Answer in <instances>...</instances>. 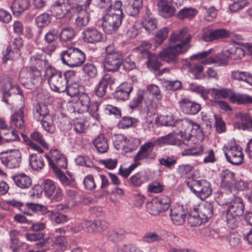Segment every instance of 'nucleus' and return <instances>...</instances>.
Returning <instances> with one entry per match:
<instances>
[{"label": "nucleus", "mask_w": 252, "mask_h": 252, "mask_svg": "<svg viewBox=\"0 0 252 252\" xmlns=\"http://www.w3.org/2000/svg\"><path fill=\"white\" fill-rule=\"evenodd\" d=\"M51 89L56 92L63 93L66 89L67 81L63 73L52 66L48 67L46 71Z\"/></svg>", "instance_id": "obj_7"}, {"label": "nucleus", "mask_w": 252, "mask_h": 252, "mask_svg": "<svg viewBox=\"0 0 252 252\" xmlns=\"http://www.w3.org/2000/svg\"><path fill=\"white\" fill-rule=\"evenodd\" d=\"M232 94L233 91L230 89L221 88V89H217L212 88L211 90V96L215 100L226 98L228 97L230 98Z\"/></svg>", "instance_id": "obj_40"}, {"label": "nucleus", "mask_w": 252, "mask_h": 252, "mask_svg": "<svg viewBox=\"0 0 252 252\" xmlns=\"http://www.w3.org/2000/svg\"><path fill=\"white\" fill-rule=\"evenodd\" d=\"M189 122L188 119L179 120L175 122L173 127L176 128L173 130L176 135L182 137L187 131L189 129Z\"/></svg>", "instance_id": "obj_35"}, {"label": "nucleus", "mask_w": 252, "mask_h": 252, "mask_svg": "<svg viewBox=\"0 0 252 252\" xmlns=\"http://www.w3.org/2000/svg\"><path fill=\"white\" fill-rule=\"evenodd\" d=\"M82 38L86 42L95 43L102 41L103 35L95 28H88L82 32Z\"/></svg>", "instance_id": "obj_21"}, {"label": "nucleus", "mask_w": 252, "mask_h": 252, "mask_svg": "<svg viewBox=\"0 0 252 252\" xmlns=\"http://www.w3.org/2000/svg\"><path fill=\"white\" fill-rule=\"evenodd\" d=\"M235 116V127L243 130L252 128V117L249 114L239 112L236 114Z\"/></svg>", "instance_id": "obj_22"}, {"label": "nucleus", "mask_w": 252, "mask_h": 252, "mask_svg": "<svg viewBox=\"0 0 252 252\" xmlns=\"http://www.w3.org/2000/svg\"><path fill=\"white\" fill-rule=\"evenodd\" d=\"M169 32V29L167 27L161 29L156 34L155 42L158 45L161 44L167 37Z\"/></svg>", "instance_id": "obj_58"}, {"label": "nucleus", "mask_w": 252, "mask_h": 252, "mask_svg": "<svg viewBox=\"0 0 252 252\" xmlns=\"http://www.w3.org/2000/svg\"><path fill=\"white\" fill-rule=\"evenodd\" d=\"M183 156H197L205 155L203 161L205 163H213L216 158L213 150L208 149L204 145H201L192 149L184 150L182 153Z\"/></svg>", "instance_id": "obj_13"}, {"label": "nucleus", "mask_w": 252, "mask_h": 252, "mask_svg": "<svg viewBox=\"0 0 252 252\" xmlns=\"http://www.w3.org/2000/svg\"><path fill=\"white\" fill-rule=\"evenodd\" d=\"M229 59L237 60L242 59L245 56L244 50L240 47L233 46L226 49Z\"/></svg>", "instance_id": "obj_41"}, {"label": "nucleus", "mask_w": 252, "mask_h": 252, "mask_svg": "<svg viewBox=\"0 0 252 252\" xmlns=\"http://www.w3.org/2000/svg\"><path fill=\"white\" fill-rule=\"evenodd\" d=\"M122 6L121 1L117 0L113 8L105 11V14L102 18L101 26L106 33L112 34L115 32L121 25L123 19Z\"/></svg>", "instance_id": "obj_2"}, {"label": "nucleus", "mask_w": 252, "mask_h": 252, "mask_svg": "<svg viewBox=\"0 0 252 252\" xmlns=\"http://www.w3.org/2000/svg\"><path fill=\"white\" fill-rule=\"evenodd\" d=\"M137 122V120L130 117H124L119 123V126L122 128L129 127L135 125Z\"/></svg>", "instance_id": "obj_62"}, {"label": "nucleus", "mask_w": 252, "mask_h": 252, "mask_svg": "<svg viewBox=\"0 0 252 252\" xmlns=\"http://www.w3.org/2000/svg\"><path fill=\"white\" fill-rule=\"evenodd\" d=\"M21 83L29 89H32L38 82L40 72L30 67L22 68L19 74Z\"/></svg>", "instance_id": "obj_11"}, {"label": "nucleus", "mask_w": 252, "mask_h": 252, "mask_svg": "<svg viewBox=\"0 0 252 252\" xmlns=\"http://www.w3.org/2000/svg\"><path fill=\"white\" fill-rule=\"evenodd\" d=\"M105 52L104 61L105 70L113 72L117 71L123 63V57L122 53L115 49L113 44L106 47Z\"/></svg>", "instance_id": "obj_6"}, {"label": "nucleus", "mask_w": 252, "mask_h": 252, "mask_svg": "<svg viewBox=\"0 0 252 252\" xmlns=\"http://www.w3.org/2000/svg\"><path fill=\"white\" fill-rule=\"evenodd\" d=\"M90 105V99L89 95L86 94L80 95L78 100L74 104L75 111L79 113H83L89 110Z\"/></svg>", "instance_id": "obj_33"}, {"label": "nucleus", "mask_w": 252, "mask_h": 252, "mask_svg": "<svg viewBox=\"0 0 252 252\" xmlns=\"http://www.w3.org/2000/svg\"><path fill=\"white\" fill-rule=\"evenodd\" d=\"M71 11L72 12L73 6L71 0H62V2L54 5L51 8V11L57 18L61 19L66 14Z\"/></svg>", "instance_id": "obj_16"}, {"label": "nucleus", "mask_w": 252, "mask_h": 252, "mask_svg": "<svg viewBox=\"0 0 252 252\" xmlns=\"http://www.w3.org/2000/svg\"><path fill=\"white\" fill-rule=\"evenodd\" d=\"M244 210V205L242 199L234 196V198L229 202L227 210L226 221L228 227L231 229L236 228Z\"/></svg>", "instance_id": "obj_4"}, {"label": "nucleus", "mask_w": 252, "mask_h": 252, "mask_svg": "<svg viewBox=\"0 0 252 252\" xmlns=\"http://www.w3.org/2000/svg\"><path fill=\"white\" fill-rule=\"evenodd\" d=\"M188 187L198 198L204 200L212 192L211 184L205 180H191L187 182Z\"/></svg>", "instance_id": "obj_9"}, {"label": "nucleus", "mask_w": 252, "mask_h": 252, "mask_svg": "<svg viewBox=\"0 0 252 252\" xmlns=\"http://www.w3.org/2000/svg\"><path fill=\"white\" fill-rule=\"evenodd\" d=\"M191 38L192 35L186 28L173 32L170 36L168 46L159 53L158 57L167 63H177L178 56L186 53L190 48Z\"/></svg>", "instance_id": "obj_1"}, {"label": "nucleus", "mask_w": 252, "mask_h": 252, "mask_svg": "<svg viewBox=\"0 0 252 252\" xmlns=\"http://www.w3.org/2000/svg\"><path fill=\"white\" fill-rule=\"evenodd\" d=\"M189 72L193 75L194 78L200 79L202 78V73L203 71V66L199 63H192L188 64Z\"/></svg>", "instance_id": "obj_53"}, {"label": "nucleus", "mask_w": 252, "mask_h": 252, "mask_svg": "<svg viewBox=\"0 0 252 252\" xmlns=\"http://www.w3.org/2000/svg\"><path fill=\"white\" fill-rule=\"evenodd\" d=\"M145 97H148V96H147V93L145 91L142 90H137L135 95L129 102V108L133 110L138 107Z\"/></svg>", "instance_id": "obj_42"}, {"label": "nucleus", "mask_w": 252, "mask_h": 252, "mask_svg": "<svg viewBox=\"0 0 252 252\" xmlns=\"http://www.w3.org/2000/svg\"><path fill=\"white\" fill-rule=\"evenodd\" d=\"M93 144L99 153H105L109 149L108 140L103 134H99L93 141Z\"/></svg>", "instance_id": "obj_34"}, {"label": "nucleus", "mask_w": 252, "mask_h": 252, "mask_svg": "<svg viewBox=\"0 0 252 252\" xmlns=\"http://www.w3.org/2000/svg\"><path fill=\"white\" fill-rule=\"evenodd\" d=\"M66 84V89L65 91L67 94L71 97H73L77 95L79 92V84L77 82H70Z\"/></svg>", "instance_id": "obj_59"}, {"label": "nucleus", "mask_w": 252, "mask_h": 252, "mask_svg": "<svg viewBox=\"0 0 252 252\" xmlns=\"http://www.w3.org/2000/svg\"><path fill=\"white\" fill-rule=\"evenodd\" d=\"M0 133L3 136L4 141L7 142L17 141L19 139L17 131L13 129L1 128Z\"/></svg>", "instance_id": "obj_43"}, {"label": "nucleus", "mask_w": 252, "mask_h": 252, "mask_svg": "<svg viewBox=\"0 0 252 252\" xmlns=\"http://www.w3.org/2000/svg\"><path fill=\"white\" fill-rule=\"evenodd\" d=\"M26 238L31 241H37L36 245L37 247H43L45 243L43 239V234L42 233H30L26 234Z\"/></svg>", "instance_id": "obj_55"}, {"label": "nucleus", "mask_w": 252, "mask_h": 252, "mask_svg": "<svg viewBox=\"0 0 252 252\" xmlns=\"http://www.w3.org/2000/svg\"><path fill=\"white\" fill-rule=\"evenodd\" d=\"M50 154L51 155V158L50 157V158L58 168L59 167L64 169L66 168L67 160L64 155L61 154L57 149L51 150Z\"/></svg>", "instance_id": "obj_32"}, {"label": "nucleus", "mask_w": 252, "mask_h": 252, "mask_svg": "<svg viewBox=\"0 0 252 252\" xmlns=\"http://www.w3.org/2000/svg\"><path fill=\"white\" fill-rule=\"evenodd\" d=\"M142 240V241L145 243H153L161 241L162 240V237L160 234L157 232L149 231L145 233Z\"/></svg>", "instance_id": "obj_49"}, {"label": "nucleus", "mask_w": 252, "mask_h": 252, "mask_svg": "<svg viewBox=\"0 0 252 252\" xmlns=\"http://www.w3.org/2000/svg\"><path fill=\"white\" fill-rule=\"evenodd\" d=\"M187 213L183 206L178 205L171 209L170 217L175 225H182L185 221Z\"/></svg>", "instance_id": "obj_19"}, {"label": "nucleus", "mask_w": 252, "mask_h": 252, "mask_svg": "<svg viewBox=\"0 0 252 252\" xmlns=\"http://www.w3.org/2000/svg\"><path fill=\"white\" fill-rule=\"evenodd\" d=\"M7 82L6 89L7 91H6V92H9L10 94L12 93L17 94H22V92L19 89L18 85L15 82H14L11 78H7Z\"/></svg>", "instance_id": "obj_61"}, {"label": "nucleus", "mask_w": 252, "mask_h": 252, "mask_svg": "<svg viewBox=\"0 0 252 252\" xmlns=\"http://www.w3.org/2000/svg\"><path fill=\"white\" fill-rule=\"evenodd\" d=\"M47 159L48 160L49 166L53 169L54 172L63 185L64 187H72L74 186V180L71 177H67L59 168H58L55 164L52 162L50 158V156L47 154L45 155Z\"/></svg>", "instance_id": "obj_20"}, {"label": "nucleus", "mask_w": 252, "mask_h": 252, "mask_svg": "<svg viewBox=\"0 0 252 252\" xmlns=\"http://www.w3.org/2000/svg\"><path fill=\"white\" fill-rule=\"evenodd\" d=\"M157 121L160 125L165 126H173L175 122L172 115H160Z\"/></svg>", "instance_id": "obj_57"}, {"label": "nucleus", "mask_w": 252, "mask_h": 252, "mask_svg": "<svg viewBox=\"0 0 252 252\" xmlns=\"http://www.w3.org/2000/svg\"><path fill=\"white\" fill-rule=\"evenodd\" d=\"M197 13V11L195 8L184 7L179 11L177 17L181 20L191 19L196 16Z\"/></svg>", "instance_id": "obj_48"}, {"label": "nucleus", "mask_w": 252, "mask_h": 252, "mask_svg": "<svg viewBox=\"0 0 252 252\" xmlns=\"http://www.w3.org/2000/svg\"><path fill=\"white\" fill-rule=\"evenodd\" d=\"M115 83V79L110 74H106L100 79L98 84L95 88V94L99 97L104 96L108 87Z\"/></svg>", "instance_id": "obj_17"}, {"label": "nucleus", "mask_w": 252, "mask_h": 252, "mask_svg": "<svg viewBox=\"0 0 252 252\" xmlns=\"http://www.w3.org/2000/svg\"><path fill=\"white\" fill-rule=\"evenodd\" d=\"M146 181L145 176L143 172H137L129 178L130 185L135 187H139Z\"/></svg>", "instance_id": "obj_54"}, {"label": "nucleus", "mask_w": 252, "mask_h": 252, "mask_svg": "<svg viewBox=\"0 0 252 252\" xmlns=\"http://www.w3.org/2000/svg\"><path fill=\"white\" fill-rule=\"evenodd\" d=\"M75 35L74 30L71 27L62 29L60 32L59 40L62 42H66L71 40Z\"/></svg>", "instance_id": "obj_47"}, {"label": "nucleus", "mask_w": 252, "mask_h": 252, "mask_svg": "<svg viewBox=\"0 0 252 252\" xmlns=\"http://www.w3.org/2000/svg\"><path fill=\"white\" fill-rule=\"evenodd\" d=\"M30 63L35 68L34 70H38L39 72L40 70L44 68L46 70L48 67L51 66L43 55L36 54L32 56L30 58Z\"/></svg>", "instance_id": "obj_29"}, {"label": "nucleus", "mask_w": 252, "mask_h": 252, "mask_svg": "<svg viewBox=\"0 0 252 252\" xmlns=\"http://www.w3.org/2000/svg\"><path fill=\"white\" fill-rule=\"evenodd\" d=\"M72 12L76 14L75 24L78 27L87 26L90 21V15L86 9L81 7L73 8Z\"/></svg>", "instance_id": "obj_27"}, {"label": "nucleus", "mask_w": 252, "mask_h": 252, "mask_svg": "<svg viewBox=\"0 0 252 252\" xmlns=\"http://www.w3.org/2000/svg\"><path fill=\"white\" fill-rule=\"evenodd\" d=\"M132 89L131 84L124 83L117 88L114 94V97L119 100H126L128 98Z\"/></svg>", "instance_id": "obj_31"}, {"label": "nucleus", "mask_w": 252, "mask_h": 252, "mask_svg": "<svg viewBox=\"0 0 252 252\" xmlns=\"http://www.w3.org/2000/svg\"><path fill=\"white\" fill-rule=\"evenodd\" d=\"M229 36L228 31L224 29L209 30L206 31L202 34V38L206 42H210L226 38Z\"/></svg>", "instance_id": "obj_18"}, {"label": "nucleus", "mask_w": 252, "mask_h": 252, "mask_svg": "<svg viewBox=\"0 0 252 252\" xmlns=\"http://www.w3.org/2000/svg\"><path fill=\"white\" fill-rule=\"evenodd\" d=\"M50 217L52 221L56 223H62L68 220L67 217L64 214L51 212L50 213Z\"/></svg>", "instance_id": "obj_63"}, {"label": "nucleus", "mask_w": 252, "mask_h": 252, "mask_svg": "<svg viewBox=\"0 0 252 252\" xmlns=\"http://www.w3.org/2000/svg\"><path fill=\"white\" fill-rule=\"evenodd\" d=\"M30 165L35 171L40 170L45 165L43 158L40 154H32L29 157Z\"/></svg>", "instance_id": "obj_36"}, {"label": "nucleus", "mask_w": 252, "mask_h": 252, "mask_svg": "<svg viewBox=\"0 0 252 252\" xmlns=\"http://www.w3.org/2000/svg\"><path fill=\"white\" fill-rule=\"evenodd\" d=\"M31 6L30 0H14L11 9L14 15L19 16Z\"/></svg>", "instance_id": "obj_28"}, {"label": "nucleus", "mask_w": 252, "mask_h": 252, "mask_svg": "<svg viewBox=\"0 0 252 252\" xmlns=\"http://www.w3.org/2000/svg\"><path fill=\"white\" fill-rule=\"evenodd\" d=\"M24 106L22 105L18 110L15 111L11 116L10 125L12 127H15L21 130L25 128L24 120Z\"/></svg>", "instance_id": "obj_23"}, {"label": "nucleus", "mask_w": 252, "mask_h": 252, "mask_svg": "<svg viewBox=\"0 0 252 252\" xmlns=\"http://www.w3.org/2000/svg\"><path fill=\"white\" fill-rule=\"evenodd\" d=\"M213 215V205L210 202H206L199 209L191 211L188 220L191 226L200 225L208 221Z\"/></svg>", "instance_id": "obj_5"}, {"label": "nucleus", "mask_w": 252, "mask_h": 252, "mask_svg": "<svg viewBox=\"0 0 252 252\" xmlns=\"http://www.w3.org/2000/svg\"><path fill=\"white\" fill-rule=\"evenodd\" d=\"M23 46V40L20 37L15 38L7 47L6 53L4 56L3 62L6 63L8 60H14L20 56L19 50Z\"/></svg>", "instance_id": "obj_15"}, {"label": "nucleus", "mask_w": 252, "mask_h": 252, "mask_svg": "<svg viewBox=\"0 0 252 252\" xmlns=\"http://www.w3.org/2000/svg\"><path fill=\"white\" fill-rule=\"evenodd\" d=\"M182 111L187 114L195 115L201 109L200 105L188 99H183L180 101Z\"/></svg>", "instance_id": "obj_24"}, {"label": "nucleus", "mask_w": 252, "mask_h": 252, "mask_svg": "<svg viewBox=\"0 0 252 252\" xmlns=\"http://www.w3.org/2000/svg\"><path fill=\"white\" fill-rule=\"evenodd\" d=\"M148 60L147 61L148 67L152 71L158 70L161 65L160 61H159L157 55L151 54L149 51L146 52Z\"/></svg>", "instance_id": "obj_45"}, {"label": "nucleus", "mask_w": 252, "mask_h": 252, "mask_svg": "<svg viewBox=\"0 0 252 252\" xmlns=\"http://www.w3.org/2000/svg\"><path fill=\"white\" fill-rule=\"evenodd\" d=\"M59 33V32L58 29H51L45 34V40L49 43L54 42L58 38Z\"/></svg>", "instance_id": "obj_64"}, {"label": "nucleus", "mask_w": 252, "mask_h": 252, "mask_svg": "<svg viewBox=\"0 0 252 252\" xmlns=\"http://www.w3.org/2000/svg\"><path fill=\"white\" fill-rule=\"evenodd\" d=\"M220 177L221 188L230 190L236 183L235 174L228 169H225L221 172Z\"/></svg>", "instance_id": "obj_25"}, {"label": "nucleus", "mask_w": 252, "mask_h": 252, "mask_svg": "<svg viewBox=\"0 0 252 252\" xmlns=\"http://www.w3.org/2000/svg\"><path fill=\"white\" fill-rule=\"evenodd\" d=\"M175 135L174 133H169L168 135L158 139V141L160 144L176 145L183 148L185 145L184 143L182 140L177 139L175 137Z\"/></svg>", "instance_id": "obj_37"}, {"label": "nucleus", "mask_w": 252, "mask_h": 252, "mask_svg": "<svg viewBox=\"0 0 252 252\" xmlns=\"http://www.w3.org/2000/svg\"><path fill=\"white\" fill-rule=\"evenodd\" d=\"M33 115L36 119L39 121L50 116L47 105L44 103H38L34 108Z\"/></svg>", "instance_id": "obj_38"}, {"label": "nucleus", "mask_w": 252, "mask_h": 252, "mask_svg": "<svg viewBox=\"0 0 252 252\" xmlns=\"http://www.w3.org/2000/svg\"><path fill=\"white\" fill-rule=\"evenodd\" d=\"M42 186L45 195L48 197H51L56 189L55 183L49 179L44 180Z\"/></svg>", "instance_id": "obj_52"}, {"label": "nucleus", "mask_w": 252, "mask_h": 252, "mask_svg": "<svg viewBox=\"0 0 252 252\" xmlns=\"http://www.w3.org/2000/svg\"><path fill=\"white\" fill-rule=\"evenodd\" d=\"M158 6L160 14L165 18L171 17L175 14V7L167 0H159Z\"/></svg>", "instance_id": "obj_26"}, {"label": "nucleus", "mask_w": 252, "mask_h": 252, "mask_svg": "<svg viewBox=\"0 0 252 252\" xmlns=\"http://www.w3.org/2000/svg\"><path fill=\"white\" fill-rule=\"evenodd\" d=\"M155 146V143L152 141L145 143L140 147L134 158V160L140 161L155 159L156 157V154L154 152Z\"/></svg>", "instance_id": "obj_14"}, {"label": "nucleus", "mask_w": 252, "mask_h": 252, "mask_svg": "<svg viewBox=\"0 0 252 252\" xmlns=\"http://www.w3.org/2000/svg\"><path fill=\"white\" fill-rule=\"evenodd\" d=\"M51 16L47 13H44L37 16L35 20V24L39 28L47 26L51 20Z\"/></svg>", "instance_id": "obj_50"}, {"label": "nucleus", "mask_w": 252, "mask_h": 252, "mask_svg": "<svg viewBox=\"0 0 252 252\" xmlns=\"http://www.w3.org/2000/svg\"><path fill=\"white\" fill-rule=\"evenodd\" d=\"M1 163L9 168H15L20 166L21 160V153L17 149H9L0 154Z\"/></svg>", "instance_id": "obj_12"}, {"label": "nucleus", "mask_w": 252, "mask_h": 252, "mask_svg": "<svg viewBox=\"0 0 252 252\" xmlns=\"http://www.w3.org/2000/svg\"><path fill=\"white\" fill-rule=\"evenodd\" d=\"M231 76L235 80L246 82L252 85V75L248 72L234 70L231 72Z\"/></svg>", "instance_id": "obj_46"}, {"label": "nucleus", "mask_w": 252, "mask_h": 252, "mask_svg": "<svg viewBox=\"0 0 252 252\" xmlns=\"http://www.w3.org/2000/svg\"><path fill=\"white\" fill-rule=\"evenodd\" d=\"M143 25L145 30L150 32L157 28V21L154 17L148 15L145 18Z\"/></svg>", "instance_id": "obj_56"}, {"label": "nucleus", "mask_w": 252, "mask_h": 252, "mask_svg": "<svg viewBox=\"0 0 252 252\" xmlns=\"http://www.w3.org/2000/svg\"><path fill=\"white\" fill-rule=\"evenodd\" d=\"M230 101L234 103L238 104H246L252 103V97L251 96L241 94H235L231 95Z\"/></svg>", "instance_id": "obj_44"}, {"label": "nucleus", "mask_w": 252, "mask_h": 252, "mask_svg": "<svg viewBox=\"0 0 252 252\" xmlns=\"http://www.w3.org/2000/svg\"><path fill=\"white\" fill-rule=\"evenodd\" d=\"M213 49L195 54L190 57L191 60H202V64H214L217 66H226L228 63L229 57L226 49L222 50L216 55L208 57L213 51Z\"/></svg>", "instance_id": "obj_3"}, {"label": "nucleus", "mask_w": 252, "mask_h": 252, "mask_svg": "<svg viewBox=\"0 0 252 252\" xmlns=\"http://www.w3.org/2000/svg\"><path fill=\"white\" fill-rule=\"evenodd\" d=\"M129 5L127 6L126 11L129 15L135 16L139 13L143 7V0H128Z\"/></svg>", "instance_id": "obj_39"}, {"label": "nucleus", "mask_w": 252, "mask_h": 252, "mask_svg": "<svg viewBox=\"0 0 252 252\" xmlns=\"http://www.w3.org/2000/svg\"><path fill=\"white\" fill-rule=\"evenodd\" d=\"M63 63L70 67L80 66L86 60V55L80 49L70 47L63 51L61 54Z\"/></svg>", "instance_id": "obj_8"}, {"label": "nucleus", "mask_w": 252, "mask_h": 252, "mask_svg": "<svg viewBox=\"0 0 252 252\" xmlns=\"http://www.w3.org/2000/svg\"><path fill=\"white\" fill-rule=\"evenodd\" d=\"M83 70L86 74L91 78H94L97 75L96 67L92 63H86L83 67Z\"/></svg>", "instance_id": "obj_60"}, {"label": "nucleus", "mask_w": 252, "mask_h": 252, "mask_svg": "<svg viewBox=\"0 0 252 252\" xmlns=\"http://www.w3.org/2000/svg\"><path fill=\"white\" fill-rule=\"evenodd\" d=\"M43 128L47 132L53 133L56 130L55 125L53 124V120L51 116H47L41 120Z\"/></svg>", "instance_id": "obj_51"}, {"label": "nucleus", "mask_w": 252, "mask_h": 252, "mask_svg": "<svg viewBox=\"0 0 252 252\" xmlns=\"http://www.w3.org/2000/svg\"><path fill=\"white\" fill-rule=\"evenodd\" d=\"M225 157L228 162L233 165L242 163L244 156L242 148L234 142H230L223 148Z\"/></svg>", "instance_id": "obj_10"}, {"label": "nucleus", "mask_w": 252, "mask_h": 252, "mask_svg": "<svg viewBox=\"0 0 252 252\" xmlns=\"http://www.w3.org/2000/svg\"><path fill=\"white\" fill-rule=\"evenodd\" d=\"M15 185L21 189H29L32 185L30 177L24 173L17 174L12 176Z\"/></svg>", "instance_id": "obj_30"}]
</instances>
